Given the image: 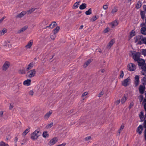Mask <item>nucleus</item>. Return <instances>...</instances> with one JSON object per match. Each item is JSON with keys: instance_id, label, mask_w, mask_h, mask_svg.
<instances>
[{"instance_id": "nucleus-1", "label": "nucleus", "mask_w": 146, "mask_h": 146, "mask_svg": "<svg viewBox=\"0 0 146 146\" xmlns=\"http://www.w3.org/2000/svg\"><path fill=\"white\" fill-rule=\"evenodd\" d=\"M41 134V133L39 130L37 129L31 134V138L33 140H36L40 135Z\"/></svg>"}, {"instance_id": "nucleus-2", "label": "nucleus", "mask_w": 146, "mask_h": 146, "mask_svg": "<svg viewBox=\"0 0 146 146\" xmlns=\"http://www.w3.org/2000/svg\"><path fill=\"white\" fill-rule=\"evenodd\" d=\"M143 37L141 35H139L134 38V40L135 42H137V44H142Z\"/></svg>"}, {"instance_id": "nucleus-3", "label": "nucleus", "mask_w": 146, "mask_h": 146, "mask_svg": "<svg viewBox=\"0 0 146 146\" xmlns=\"http://www.w3.org/2000/svg\"><path fill=\"white\" fill-rule=\"evenodd\" d=\"M131 79L129 77L124 80L121 82V84L124 86H129L131 83Z\"/></svg>"}, {"instance_id": "nucleus-4", "label": "nucleus", "mask_w": 146, "mask_h": 146, "mask_svg": "<svg viewBox=\"0 0 146 146\" xmlns=\"http://www.w3.org/2000/svg\"><path fill=\"white\" fill-rule=\"evenodd\" d=\"M133 58L134 60L137 61L140 58V53L139 52H134L132 53Z\"/></svg>"}, {"instance_id": "nucleus-5", "label": "nucleus", "mask_w": 146, "mask_h": 146, "mask_svg": "<svg viewBox=\"0 0 146 146\" xmlns=\"http://www.w3.org/2000/svg\"><path fill=\"white\" fill-rule=\"evenodd\" d=\"M136 69V66L132 63H130L127 66L128 70L131 71H133L135 70Z\"/></svg>"}, {"instance_id": "nucleus-6", "label": "nucleus", "mask_w": 146, "mask_h": 146, "mask_svg": "<svg viewBox=\"0 0 146 146\" xmlns=\"http://www.w3.org/2000/svg\"><path fill=\"white\" fill-rule=\"evenodd\" d=\"M36 73L35 69H33L29 71L27 73V76L29 78H31L34 77Z\"/></svg>"}, {"instance_id": "nucleus-7", "label": "nucleus", "mask_w": 146, "mask_h": 146, "mask_svg": "<svg viewBox=\"0 0 146 146\" xmlns=\"http://www.w3.org/2000/svg\"><path fill=\"white\" fill-rule=\"evenodd\" d=\"M58 141V139L56 137H54L50 140L48 144L49 145H52L56 143Z\"/></svg>"}, {"instance_id": "nucleus-8", "label": "nucleus", "mask_w": 146, "mask_h": 146, "mask_svg": "<svg viewBox=\"0 0 146 146\" xmlns=\"http://www.w3.org/2000/svg\"><path fill=\"white\" fill-rule=\"evenodd\" d=\"M139 76L136 75L134 78V82L135 86H137L139 85Z\"/></svg>"}, {"instance_id": "nucleus-9", "label": "nucleus", "mask_w": 146, "mask_h": 146, "mask_svg": "<svg viewBox=\"0 0 146 146\" xmlns=\"http://www.w3.org/2000/svg\"><path fill=\"white\" fill-rule=\"evenodd\" d=\"M33 43V40H30L28 42L27 44L25 46V47L26 49H30L31 48Z\"/></svg>"}, {"instance_id": "nucleus-10", "label": "nucleus", "mask_w": 146, "mask_h": 146, "mask_svg": "<svg viewBox=\"0 0 146 146\" xmlns=\"http://www.w3.org/2000/svg\"><path fill=\"white\" fill-rule=\"evenodd\" d=\"M137 61L139 66H141V67L145 65V64H145V60L139 58Z\"/></svg>"}, {"instance_id": "nucleus-11", "label": "nucleus", "mask_w": 146, "mask_h": 146, "mask_svg": "<svg viewBox=\"0 0 146 146\" xmlns=\"http://www.w3.org/2000/svg\"><path fill=\"white\" fill-rule=\"evenodd\" d=\"M143 130V126L141 125H140L137 128L136 131L139 134L141 135L142 132Z\"/></svg>"}, {"instance_id": "nucleus-12", "label": "nucleus", "mask_w": 146, "mask_h": 146, "mask_svg": "<svg viewBox=\"0 0 146 146\" xmlns=\"http://www.w3.org/2000/svg\"><path fill=\"white\" fill-rule=\"evenodd\" d=\"M145 85H141L139 87V91L141 94H143L145 90Z\"/></svg>"}, {"instance_id": "nucleus-13", "label": "nucleus", "mask_w": 146, "mask_h": 146, "mask_svg": "<svg viewBox=\"0 0 146 146\" xmlns=\"http://www.w3.org/2000/svg\"><path fill=\"white\" fill-rule=\"evenodd\" d=\"M52 113V111H49L47 112L44 116V119L46 120H47Z\"/></svg>"}, {"instance_id": "nucleus-14", "label": "nucleus", "mask_w": 146, "mask_h": 146, "mask_svg": "<svg viewBox=\"0 0 146 146\" xmlns=\"http://www.w3.org/2000/svg\"><path fill=\"white\" fill-rule=\"evenodd\" d=\"M141 73L143 75L146 76V64L141 67Z\"/></svg>"}, {"instance_id": "nucleus-15", "label": "nucleus", "mask_w": 146, "mask_h": 146, "mask_svg": "<svg viewBox=\"0 0 146 146\" xmlns=\"http://www.w3.org/2000/svg\"><path fill=\"white\" fill-rule=\"evenodd\" d=\"M9 63L8 62H6L4 64L3 66V69L4 70H6L9 67Z\"/></svg>"}, {"instance_id": "nucleus-16", "label": "nucleus", "mask_w": 146, "mask_h": 146, "mask_svg": "<svg viewBox=\"0 0 146 146\" xmlns=\"http://www.w3.org/2000/svg\"><path fill=\"white\" fill-rule=\"evenodd\" d=\"M31 81V80L27 79L23 82V84L25 86H29L30 85Z\"/></svg>"}, {"instance_id": "nucleus-17", "label": "nucleus", "mask_w": 146, "mask_h": 146, "mask_svg": "<svg viewBox=\"0 0 146 146\" xmlns=\"http://www.w3.org/2000/svg\"><path fill=\"white\" fill-rule=\"evenodd\" d=\"M115 42V40L113 39L111 40L108 44L107 47L108 48H110Z\"/></svg>"}, {"instance_id": "nucleus-18", "label": "nucleus", "mask_w": 146, "mask_h": 146, "mask_svg": "<svg viewBox=\"0 0 146 146\" xmlns=\"http://www.w3.org/2000/svg\"><path fill=\"white\" fill-rule=\"evenodd\" d=\"M27 14V13L25 11H23L20 13L17 16V17L18 18H21L24 16V15Z\"/></svg>"}, {"instance_id": "nucleus-19", "label": "nucleus", "mask_w": 146, "mask_h": 146, "mask_svg": "<svg viewBox=\"0 0 146 146\" xmlns=\"http://www.w3.org/2000/svg\"><path fill=\"white\" fill-rule=\"evenodd\" d=\"M34 65V64L33 62L30 63L27 66L26 68V70L28 71L29 70L31 69Z\"/></svg>"}, {"instance_id": "nucleus-20", "label": "nucleus", "mask_w": 146, "mask_h": 146, "mask_svg": "<svg viewBox=\"0 0 146 146\" xmlns=\"http://www.w3.org/2000/svg\"><path fill=\"white\" fill-rule=\"evenodd\" d=\"M92 59H90L87 60L84 64L83 66L84 67H86L92 62Z\"/></svg>"}, {"instance_id": "nucleus-21", "label": "nucleus", "mask_w": 146, "mask_h": 146, "mask_svg": "<svg viewBox=\"0 0 146 146\" xmlns=\"http://www.w3.org/2000/svg\"><path fill=\"white\" fill-rule=\"evenodd\" d=\"M111 25V27L113 28H114L115 27L117 26L118 25V23L117 22V21L116 20L115 21H114L111 23L110 24Z\"/></svg>"}, {"instance_id": "nucleus-22", "label": "nucleus", "mask_w": 146, "mask_h": 146, "mask_svg": "<svg viewBox=\"0 0 146 146\" xmlns=\"http://www.w3.org/2000/svg\"><path fill=\"white\" fill-rule=\"evenodd\" d=\"M27 26H25L23 27L22 28L20 29L18 31V33H20L21 32H23L25 31L26 29H27Z\"/></svg>"}, {"instance_id": "nucleus-23", "label": "nucleus", "mask_w": 146, "mask_h": 146, "mask_svg": "<svg viewBox=\"0 0 146 146\" xmlns=\"http://www.w3.org/2000/svg\"><path fill=\"white\" fill-rule=\"evenodd\" d=\"M141 33L143 35H146V26L142 27L141 29Z\"/></svg>"}, {"instance_id": "nucleus-24", "label": "nucleus", "mask_w": 146, "mask_h": 146, "mask_svg": "<svg viewBox=\"0 0 146 146\" xmlns=\"http://www.w3.org/2000/svg\"><path fill=\"white\" fill-rule=\"evenodd\" d=\"M80 2V1H78L74 3L73 6V9H76L78 8V5H79Z\"/></svg>"}, {"instance_id": "nucleus-25", "label": "nucleus", "mask_w": 146, "mask_h": 146, "mask_svg": "<svg viewBox=\"0 0 146 146\" xmlns=\"http://www.w3.org/2000/svg\"><path fill=\"white\" fill-rule=\"evenodd\" d=\"M57 24L55 22H53L50 25L49 27L50 28L52 29Z\"/></svg>"}, {"instance_id": "nucleus-26", "label": "nucleus", "mask_w": 146, "mask_h": 146, "mask_svg": "<svg viewBox=\"0 0 146 146\" xmlns=\"http://www.w3.org/2000/svg\"><path fill=\"white\" fill-rule=\"evenodd\" d=\"M86 7V3L82 4L79 7L80 9L82 10L85 9Z\"/></svg>"}, {"instance_id": "nucleus-27", "label": "nucleus", "mask_w": 146, "mask_h": 146, "mask_svg": "<svg viewBox=\"0 0 146 146\" xmlns=\"http://www.w3.org/2000/svg\"><path fill=\"white\" fill-rule=\"evenodd\" d=\"M35 9V8H33L27 11L26 13H27V14H29L31 13H32L34 11Z\"/></svg>"}, {"instance_id": "nucleus-28", "label": "nucleus", "mask_w": 146, "mask_h": 146, "mask_svg": "<svg viewBox=\"0 0 146 146\" xmlns=\"http://www.w3.org/2000/svg\"><path fill=\"white\" fill-rule=\"evenodd\" d=\"M140 15L141 18L143 19H144L145 17V12L143 11H141L140 12Z\"/></svg>"}, {"instance_id": "nucleus-29", "label": "nucleus", "mask_w": 146, "mask_h": 146, "mask_svg": "<svg viewBox=\"0 0 146 146\" xmlns=\"http://www.w3.org/2000/svg\"><path fill=\"white\" fill-rule=\"evenodd\" d=\"M60 27H57L55 29H54L53 31L54 34H56L59 31Z\"/></svg>"}, {"instance_id": "nucleus-30", "label": "nucleus", "mask_w": 146, "mask_h": 146, "mask_svg": "<svg viewBox=\"0 0 146 146\" xmlns=\"http://www.w3.org/2000/svg\"><path fill=\"white\" fill-rule=\"evenodd\" d=\"M141 6V3L140 1H138L135 7L137 9H139L140 8Z\"/></svg>"}, {"instance_id": "nucleus-31", "label": "nucleus", "mask_w": 146, "mask_h": 146, "mask_svg": "<svg viewBox=\"0 0 146 146\" xmlns=\"http://www.w3.org/2000/svg\"><path fill=\"white\" fill-rule=\"evenodd\" d=\"M141 82L143 85H146V76L143 77L141 80Z\"/></svg>"}, {"instance_id": "nucleus-32", "label": "nucleus", "mask_w": 146, "mask_h": 146, "mask_svg": "<svg viewBox=\"0 0 146 146\" xmlns=\"http://www.w3.org/2000/svg\"><path fill=\"white\" fill-rule=\"evenodd\" d=\"M98 17L96 16H93L90 19L91 21L93 22L96 21L98 18Z\"/></svg>"}, {"instance_id": "nucleus-33", "label": "nucleus", "mask_w": 146, "mask_h": 146, "mask_svg": "<svg viewBox=\"0 0 146 146\" xmlns=\"http://www.w3.org/2000/svg\"><path fill=\"white\" fill-rule=\"evenodd\" d=\"M18 72L19 74H24L25 73V69L24 68L22 69H20L18 71Z\"/></svg>"}, {"instance_id": "nucleus-34", "label": "nucleus", "mask_w": 146, "mask_h": 146, "mask_svg": "<svg viewBox=\"0 0 146 146\" xmlns=\"http://www.w3.org/2000/svg\"><path fill=\"white\" fill-rule=\"evenodd\" d=\"M53 123L52 122L51 123H50L48 124L47 125L46 128L47 129H49L51 127H52L53 125Z\"/></svg>"}, {"instance_id": "nucleus-35", "label": "nucleus", "mask_w": 146, "mask_h": 146, "mask_svg": "<svg viewBox=\"0 0 146 146\" xmlns=\"http://www.w3.org/2000/svg\"><path fill=\"white\" fill-rule=\"evenodd\" d=\"M92 13V9H89L88 10L86 11L85 14L87 15H90Z\"/></svg>"}, {"instance_id": "nucleus-36", "label": "nucleus", "mask_w": 146, "mask_h": 146, "mask_svg": "<svg viewBox=\"0 0 146 146\" xmlns=\"http://www.w3.org/2000/svg\"><path fill=\"white\" fill-rule=\"evenodd\" d=\"M7 32L6 29H3L1 31H0V35H3Z\"/></svg>"}, {"instance_id": "nucleus-37", "label": "nucleus", "mask_w": 146, "mask_h": 146, "mask_svg": "<svg viewBox=\"0 0 146 146\" xmlns=\"http://www.w3.org/2000/svg\"><path fill=\"white\" fill-rule=\"evenodd\" d=\"M127 97L124 96L121 99V103L122 104H123L127 100Z\"/></svg>"}, {"instance_id": "nucleus-38", "label": "nucleus", "mask_w": 146, "mask_h": 146, "mask_svg": "<svg viewBox=\"0 0 146 146\" xmlns=\"http://www.w3.org/2000/svg\"><path fill=\"white\" fill-rule=\"evenodd\" d=\"M110 30V29L108 27L106 28L104 30L103 33H106L109 32Z\"/></svg>"}, {"instance_id": "nucleus-39", "label": "nucleus", "mask_w": 146, "mask_h": 146, "mask_svg": "<svg viewBox=\"0 0 146 146\" xmlns=\"http://www.w3.org/2000/svg\"><path fill=\"white\" fill-rule=\"evenodd\" d=\"M124 127V125L122 124L120 127V129L118 130V132L119 133H120L121 131L123 130Z\"/></svg>"}, {"instance_id": "nucleus-40", "label": "nucleus", "mask_w": 146, "mask_h": 146, "mask_svg": "<svg viewBox=\"0 0 146 146\" xmlns=\"http://www.w3.org/2000/svg\"><path fill=\"white\" fill-rule=\"evenodd\" d=\"M9 145L5 143L3 141H2L0 142V146H8Z\"/></svg>"}, {"instance_id": "nucleus-41", "label": "nucleus", "mask_w": 146, "mask_h": 146, "mask_svg": "<svg viewBox=\"0 0 146 146\" xmlns=\"http://www.w3.org/2000/svg\"><path fill=\"white\" fill-rule=\"evenodd\" d=\"M47 132V131H44L43 133L42 136L44 137L45 138L48 136Z\"/></svg>"}, {"instance_id": "nucleus-42", "label": "nucleus", "mask_w": 146, "mask_h": 146, "mask_svg": "<svg viewBox=\"0 0 146 146\" xmlns=\"http://www.w3.org/2000/svg\"><path fill=\"white\" fill-rule=\"evenodd\" d=\"M141 53L143 55L146 56V49H143L142 50Z\"/></svg>"}, {"instance_id": "nucleus-43", "label": "nucleus", "mask_w": 146, "mask_h": 146, "mask_svg": "<svg viewBox=\"0 0 146 146\" xmlns=\"http://www.w3.org/2000/svg\"><path fill=\"white\" fill-rule=\"evenodd\" d=\"M143 104H144V108L145 111H146V100L145 99L143 102Z\"/></svg>"}, {"instance_id": "nucleus-44", "label": "nucleus", "mask_w": 146, "mask_h": 146, "mask_svg": "<svg viewBox=\"0 0 146 146\" xmlns=\"http://www.w3.org/2000/svg\"><path fill=\"white\" fill-rule=\"evenodd\" d=\"M29 131V129H27L23 133V135H26Z\"/></svg>"}, {"instance_id": "nucleus-45", "label": "nucleus", "mask_w": 146, "mask_h": 146, "mask_svg": "<svg viewBox=\"0 0 146 146\" xmlns=\"http://www.w3.org/2000/svg\"><path fill=\"white\" fill-rule=\"evenodd\" d=\"M117 11V7H115L111 11V13H114L116 12Z\"/></svg>"}, {"instance_id": "nucleus-46", "label": "nucleus", "mask_w": 146, "mask_h": 146, "mask_svg": "<svg viewBox=\"0 0 146 146\" xmlns=\"http://www.w3.org/2000/svg\"><path fill=\"white\" fill-rule=\"evenodd\" d=\"M56 34H53V35L51 36L50 37L51 39H54L56 37Z\"/></svg>"}, {"instance_id": "nucleus-47", "label": "nucleus", "mask_w": 146, "mask_h": 146, "mask_svg": "<svg viewBox=\"0 0 146 146\" xmlns=\"http://www.w3.org/2000/svg\"><path fill=\"white\" fill-rule=\"evenodd\" d=\"M142 44H146V37H143Z\"/></svg>"}, {"instance_id": "nucleus-48", "label": "nucleus", "mask_w": 146, "mask_h": 146, "mask_svg": "<svg viewBox=\"0 0 146 146\" xmlns=\"http://www.w3.org/2000/svg\"><path fill=\"white\" fill-rule=\"evenodd\" d=\"M135 35V32L133 31H132L130 33V36L132 37Z\"/></svg>"}, {"instance_id": "nucleus-49", "label": "nucleus", "mask_w": 146, "mask_h": 146, "mask_svg": "<svg viewBox=\"0 0 146 146\" xmlns=\"http://www.w3.org/2000/svg\"><path fill=\"white\" fill-rule=\"evenodd\" d=\"M29 95L32 96L34 94V92L32 90H30L29 92Z\"/></svg>"}, {"instance_id": "nucleus-50", "label": "nucleus", "mask_w": 146, "mask_h": 146, "mask_svg": "<svg viewBox=\"0 0 146 146\" xmlns=\"http://www.w3.org/2000/svg\"><path fill=\"white\" fill-rule=\"evenodd\" d=\"M91 137L90 136L87 137L85 138V140L86 141H88L91 140Z\"/></svg>"}, {"instance_id": "nucleus-51", "label": "nucleus", "mask_w": 146, "mask_h": 146, "mask_svg": "<svg viewBox=\"0 0 146 146\" xmlns=\"http://www.w3.org/2000/svg\"><path fill=\"white\" fill-rule=\"evenodd\" d=\"M139 117L141 121H143L144 120L145 118V117L144 116H140Z\"/></svg>"}, {"instance_id": "nucleus-52", "label": "nucleus", "mask_w": 146, "mask_h": 146, "mask_svg": "<svg viewBox=\"0 0 146 146\" xmlns=\"http://www.w3.org/2000/svg\"><path fill=\"white\" fill-rule=\"evenodd\" d=\"M143 99V97L142 95H140L139 97V100L140 102H141Z\"/></svg>"}, {"instance_id": "nucleus-53", "label": "nucleus", "mask_w": 146, "mask_h": 146, "mask_svg": "<svg viewBox=\"0 0 146 146\" xmlns=\"http://www.w3.org/2000/svg\"><path fill=\"white\" fill-rule=\"evenodd\" d=\"M124 76L123 72V71H121V73L119 75V77L121 78H123Z\"/></svg>"}, {"instance_id": "nucleus-54", "label": "nucleus", "mask_w": 146, "mask_h": 146, "mask_svg": "<svg viewBox=\"0 0 146 146\" xmlns=\"http://www.w3.org/2000/svg\"><path fill=\"white\" fill-rule=\"evenodd\" d=\"M104 93V92L102 91L99 93L98 95V96L99 97H100L103 95Z\"/></svg>"}, {"instance_id": "nucleus-55", "label": "nucleus", "mask_w": 146, "mask_h": 146, "mask_svg": "<svg viewBox=\"0 0 146 146\" xmlns=\"http://www.w3.org/2000/svg\"><path fill=\"white\" fill-rule=\"evenodd\" d=\"M108 5H103V9L104 10H106L108 8Z\"/></svg>"}, {"instance_id": "nucleus-56", "label": "nucleus", "mask_w": 146, "mask_h": 146, "mask_svg": "<svg viewBox=\"0 0 146 146\" xmlns=\"http://www.w3.org/2000/svg\"><path fill=\"white\" fill-rule=\"evenodd\" d=\"M88 94V92H85L84 93H83L82 94V97H84L85 96H86Z\"/></svg>"}, {"instance_id": "nucleus-57", "label": "nucleus", "mask_w": 146, "mask_h": 146, "mask_svg": "<svg viewBox=\"0 0 146 146\" xmlns=\"http://www.w3.org/2000/svg\"><path fill=\"white\" fill-rule=\"evenodd\" d=\"M133 102H131V103L130 105H129V109H130L133 106Z\"/></svg>"}, {"instance_id": "nucleus-58", "label": "nucleus", "mask_w": 146, "mask_h": 146, "mask_svg": "<svg viewBox=\"0 0 146 146\" xmlns=\"http://www.w3.org/2000/svg\"><path fill=\"white\" fill-rule=\"evenodd\" d=\"M13 107L14 105L13 104H10L9 106V109L10 110H12V109L13 108Z\"/></svg>"}, {"instance_id": "nucleus-59", "label": "nucleus", "mask_w": 146, "mask_h": 146, "mask_svg": "<svg viewBox=\"0 0 146 146\" xmlns=\"http://www.w3.org/2000/svg\"><path fill=\"white\" fill-rule=\"evenodd\" d=\"M143 127L145 128H146V120H145L143 123Z\"/></svg>"}, {"instance_id": "nucleus-60", "label": "nucleus", "mask_w": 146, "mask_h": 146, "mask_svg": "<svg viewBox=\"0 0 146 146\" xmlns=\"http://www.w3.org/2000/svg\"><path fill=\"white\" fill-rule=\"evenodd\" d=\"M3 111H0V117H2L3 116Z\"/></svg>"}, {"instance_id": "nucleus-61", "label": "nucleus", "mask_w": 146, "mask_h": 146, "mask_svg": "<svg viewBox=\"0 0 146 146\" xmlns=\"http://www.w3.org/2000/svg\"><path fill=\"white\" fill-rule=\"evenodd\" d=\"M120 102V100H117V101L115 102V104L116 105H117L119 104Z\"/></svg>"}, {"instance_id": "nucleus-62", "label": "nucleus", "mask_w": 146, "mask_h": 146, "mask_svg": "<svg viewBox=\"0 0 146 146\" xmlns=\"http://www.w3.org/2000/svg\"><path fill=\"white\" fill-rule=\"evenodd\" d=\"M144 116L143 112L142 111H141L140 113V114H139V117L141 116Z\"/></svg>"}, {"instance_id": "nucleus-63", "label": "nucleus", "mask_w": 146, "mask_h": 146, "mask_svg": "<svg viewBox=\"0 0 146 146\" xmlns=\"http://www.w3.org/2000/svg\"><path fill=\"white\" fill-rule=\"evenodd\" d=\"M66 145V144L65 143H63L62 144H61L60 145H59L56 146H65Z\"/></svg>"}, {"instance_id": "nucleus-64", "label": "nucleus", "mask_w": 146, "mask_h": 146, "mask_svg": "<svg viewBox=\"0 0 146 146\" xmlns=\"http://www.w3.org/2000/svg\"><path fill=\"white\" fill-rule=\"evenodd\" d=\"M143 9L145 12V13H146V5H145L143 7Z\"/></svg>"}]
</instances>
